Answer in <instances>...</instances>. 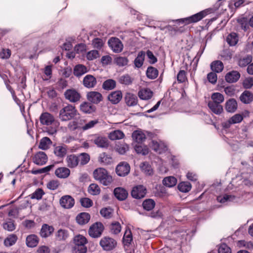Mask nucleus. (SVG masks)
<instances>
[{
  "label": "nucleus",
  "mask_w": 253,
  "mask_h": 253,
  "mask_svg": "<svg viewBox=\"0 0 253 253\" xmlns=\"http://www.w3.org/2000/svg\"><path fill=\"white\" fill-rule=\"evenodd\" d=\"M113 211L111 208H105L101 210L100 212L101 215L106 218L111 217Z\"/></svg>",
  "instance_id": "774afa93"
},
{
  "label": "nucleus",
  "mask_w": 253,
  "mask_h": 253,
  "mask_svg": "<svg viewBox=\"0 0 253 253\" xmlns=\"http://www.w3.org/2000/svg\"><path fill=\"white\" fill-rule=\"evenodd\" d=\"M3 227L5 230L12 231L15 229V225L13 220L8 219L3 224Z\"/></svg>",
  "instance_id": "052dcab7"
},
{
  "label": "nucleus",
  "mask_w": 253,
  "mask_h": 253,
  "mask_svg": "<svg viewBox=\"0 0 253 253\" xmlns=\"http://www.w3.org/2000/svg\"><path fill=\"white\" fill-rule=\"evenodd\" d=\"M90 219V215L88 213L82 212L78 214L76 217V221L78 223L83 225L87 223Z\"/></svg>",
  "instance_id": "2f4dec72"
},
{
  "label": "nucleus",
  "mask_w": 253,
  "mask_h": 253,
  "mask_svg": "<svg viewBox=\"0 0 253 253\" xmlns=\"http://www.w3.org/2000/svg\"><path fill=\"white\" fill-rule=\"evenodd\" d=\"M80 110L85 114H90L95 111V107L91 103L84 102L80 105Z\"/></svg>",
  "instance_id": "bb28decb"
},
{
  "label": "nucleus",
  "mask_w": 253,
  "mask_h": 253,
  "mask_svg": "<svg viewBox=\"0 0 253 253\" xmlns=\"http://www.w3.org/2000/svg\"><path fill=\"white\" fill-rule=\"evenodd\" d=\"M74 244L75 246H85V244L87 243L86 238L82 235H78L74 237Z\"/></svg>",
  "instance_id": "79ce46f5"
},
{
  "label": "nucleus",
  "mask_w": 253,
  "mask_h": 253,
  "mask_svg": "<svg viewBox=\"0 0 253 253\" xmlns=\"http://www.w3.org/2000/svg\"><path fill=\"white\" fill-rule=\"evenodd\" d=\"M44 194V192L43 190L41 188H38L31 195V198L32 199L40 200Z\"/></svg>",
  "instance_id": "e2e57ef3"
},
{
  "label": "nucleus",
  "mask_w": 253,
  "mask_h": 253,
  "mask_svg": "<svg viewBox=\"0 0 253 253\" xmlns=\"http://www.w3.org/2000/svg\"><path fill=\"white\" fill-rule=\"evenodd\" d=\"M95 179L98 180L104 185H109L112 182V177L108 171L103 168H98L93 172Z\"/></svg>",
  "instance_id": "f03ea898"
},
{
  "label": "nucleus",
  "mask_w": 253,
  "mask_h": 253,
  "mask_svg": "<svg viewBox=\"0 0 253 253\" xmlns=\"http://www.w3.org/2000/svg\"><path fill=\"white\" fill-rule=\"evenodd\" d=\"M211 11V9H207L191 16L177 19L175 21L179 24H184L185 25L197 22L205 17L207 14L210 13Z\"/></svg>",
  "instance_id": "7ed1b4c3"
},
{
  "label": "nucleus",
  "mask_w": 253,
  "mask_h": 253,
  "mask_svg": "<svg viewBox=\"0 0 253 253\" xmlns=\"http://www.w3.org/2000/svg\"><path fill=\"white\" fill-rule=\"evenodd\" d=\"M116 85L115 81L112 79H108L103 83L102 87L105 90H111L115 87Z\"/></svg>",
  "instance_id": "09e8293b"
},
{
  "label": "nucleus",
  "mask_w": 253,
  "mask_h": 253,
  "mask_svg": "<svg viewBox=\"0 0 253 253\" xmlns=\"http://www.w3.org/2000/svg\"><path fill=\"white\" fill-rule=\"evenodd\" d=\"M55 175L59 178H66L70 174V170L66 167H59L55 170Z\"/></svg>",
  "instance_id": "a211bd4d"
},
{
  "label": "nucleus",
  "mask_w": 253,
  "mask_h": 253,
  "mask_svg": "<svg viewBox=\"0 0 253 253\" xmlns=\"http://www.w3.org/2000/svg\"><path fill=\"white\" fill-rule=\"evenodd\" d=\"M134 149L137 153L143 155H146L149 153V149L146 146L136 145Z\"/></svg>",
  "instance_id": "864d4df0"
},
{
  "label": "nucleus",
  "mask_w": 253,
  "mask_h": 253,
  "mask_svg": "<svg viewBox=\"0 0 253 253\" xmlns=\"http://www.w3.org/2000/svg\"><path fill=\"white\" fill-rule=\"evenodd\" d=\"M224 68L222 62L219 60H216L212 62L211 64V68L212 71L215 73L221 72Z\"/></svg>",
  "instance_id": "4c0bfd02"
},
{
  "label": "nucleus",
  "mask_w": 253,
  "mask_h": 253,
  "mask_svg": "<svg viewBox=\"0 0 253 253\" xmlns=\"http://www.w3.org/2000/svg\"><path fill=\"white\" fill-rule=\"evenodd\" d=\"M177 179L172 176H169L165 177L163 180V184L165 186L171 188L176 185L177 183Z\"/></svg>",
  "instance_id": "7c9ffc66"
},
{
  "label": "nucleus",
  "mask_w": 253,
  "mask_h": 253,
  "mask_svg": "<svg viewBox=\"0 0 253 253\" xmlns=\"http://www.w3.org/2000/svg\"><path fill=\"white\" fill-rule=\"evenodd\" d=\"M88 141L93 142V144L100 148H107L109 145L108 139L98 134L88 135Z\"/></svg>",
  "instance_id": "20e7f679"
},
{
  "label": "nucleus",
  "mask_w": 253,
  "mask_h": 253,
  "mask_svg": "<svg viewBox=\"0 0 253 253\" xmlns=\"http://www.w3.org/2000/svg\"><path fill=\"white\" fill-rule=\"evenodd\" d=\"M98 123V121L97 120H91L88 122H86L85 120H81L79 129L83 131H86L93 128Z\"/></svg>",
  "instance_id": "2eb2a0df"
},
{
  "label": "nucleus",
  "mask_w": 253,
  "mask_h": 253,
  "mask_svg": "<svg viewBox=\"0 0 253 253\" xmlns=\"http://www.w3.org/2000/svg\"><path fill=\"white\" fill-rule=\"evenodd\" d=\"M121 224L118 222H113L110 225L111 232L114 234L119 233L121 231Z\"/></svg>",
  "instance_id": "4d7b16f0"
},
{
  "label": "nucleus",
  "mask_w": 253,
  "mask_h": 253,
  "mask_svg": "<svg viewBox=\"0 0 253 253\" xmlns=\"http://www.w3.org/2000/svg\"><path fill=\"white\" fill-rule=\"evenodd\" d=\"M240 74L239 72L233 71L228 73L226 75L225 79L228 83H232L237 82L240 78Z\"/></svg>",
  "instance_id": "a878e982"
},
{
  "label": "nucleus",
  "mask_w": 253,
  "mask_h": 253,
  "mask_svg": "<svg viewBox=\"0 0 253 253\" xmlns=\"http://www.w3.org/2000/svg\"><path fill=\"white\" fill-rule=\"evenodd\" d=\"M67 152V148L65 145H58L54 147L53 153L58 158H63Z\"/></svg>",
  "instance_id": "aec40b11"
},
{
  "label": "nucleus",
  "mask_w": 253,
  "mask_h": 253,
  "mask_svg": "<svg viewBox=\"0 0 253 253\" xmlns=\"http://www.w3.org/2000/svg\"><path fill=\"white\" fill-rule=\"evenodd\" d=\"M59 203L63 208L70 209L73 208L75 205V200L70 195H64L60 199Z\"/></svg>",
  "instance_id": "6e6552de"
},
{
  "label": "nucleus",
  "mask_w": 253,
  "mask_h": 253,
  "mask_svg": "<svg viewBox=\"0 0 253 253\" xmlns=\"http://www.w3.org/2000/svg\"><path fill=\"white\" fill-rule=\"evenodd\" d=\"M109 47L115 53L121 52L123 49V44L121 41L116 38H111L108 42Z\"/></svg>",
  "instance_id": "0eeeda50"
},
{
  "label": "nucleus",
  "mask_w": 253,
  "mask_h": 253,
  "mask_svg": "<svg viewBox=\"0 0 253 253\" xmlns=\"http://www.w3.org/2000/svg\"><path fill=\"white\" fill-rule=\"evenodd\" d=\"M226 110L229 113H234L237 110V103L235 99H230L226 101L225 106Z\"/></svg>",
  "instance_id": "cd10ccee"
},
{
  "label": "nucleus",
  "mask_w": 253,
  "mask_h": 253,
  "mask_svg": "<svg viewBox=\"0 0 253 253\" xmlns=\"http://www.w3.org/2000/svg\"><path fill=\"white\" fill-rule=\"evenodd\" d=\"M177 188L180 192L187 193L191 190L192 186L189 182L184 181L180 182L177 186Z\"/></svg>",
  "instance_id": "a19ab883"
},
{
  "label": "nucleus",
  "mask_w": 253,
  "mask_h": 253,
  "mask_svg": "<svg viewBox=\"0 0 253 253\" xmlns=\"http://www.w3.org/2000/svg\"><path fill=\"white\" fill-rule=\"evenodd\" d=\"M125 101L126 104L129 106H133L137 104V96L131 93H126L125 96Z\"/></svg>",
  "instance_id": "c85d7f7f"
},
{
  "label": "nucleus",
  "mask_w": 253,
  "mask_h": 253,
  "mask_svg": "<svg viewBox=\"0 0 253 253\" xmlns=\"http://www.w3.org/2000/svg\"><path fill=\"white\" fill-rule=\"evenodd\" d=\"M211 98L212 100L210 101L211 102H213L219 104L223 102L224 99L223 95L219 92L213 93L212 94Z\"/></svg>",
  "instance_id": "603ef678"
},
{
  "label": "nucleus",
  "mask_w": 253,
  "mask_h": 253,
  "mask_svg": "<svg viewBox=\"0 0 253 253\" xmlns=\"http://www.w3.org/2000/svg\"><path fill=\"white\" fill-rule=\"evenodd\" d=\"M39 239L37 236L34 234L28 235L26 239V244L29 248H34L37 246Z\"/></svg>",
  "instance_id": "412c9836"
},
{
  "label": "nucleus",
  "mask_w": 253,
  "mask_h": 253,
  "mask_svg": "<svg viewBox=\"0 0 253 253\" xmlns=\"http://www.w3.org/2000/svg\"><path fill=\"white\" fill-rule=\"evenodd\" d=\"M217 201L221 204H228L230 202H237L239 198L232 195L223 194L217 196Z\"/></svg>",
  "instance_id": "ddd939ff"
},
{
  "label": "nucleus",
  "mask_w": 253,
  "mask_h": 253,
  "mask_svg": "<svg viewBox=\"0 0 253 253\" xmlns=\"http://www.w3.org/2000/svg\"><path fill=\"white\" fill-rule=\"evenodd\" d=\"M151 147L155 151L159 154L165 152L167 150V146L162 141L152 140Z\"/></svg>",
  "instance_id": "4468645a"
},
{
  "label": "nucleus",
  "mask_w": 253,
  "mask_h": 253,
  "mask_svg": "<svg viewBox=\"0 0 253 253\" xmlns=\"http://www.w3.org/2000/svg\"><path fill=\"white\" fill-rule=\"evenodd\" d=\"M80 201L81 205L84 208H89L93 205L92 200L88 198H82Z\"/></svg>",
  "instance_id": "338daca9"
},
{
  "label": "nucleus",
  "mask_w": 253,
  "mask_h": 253,
  "mask_svg": "<svg viewBox=\"0 0 253 253\" xmlns=\"http://www.w3.org/2000/svg\"><path fill=\"white\" fill-rule=\"evenodd\" d=\"M65 98L71 102H76L80 100V94L74 89H67L64 92Z\"/></svg>",
  "instance_id": "9d476101"
},
{
  "label": "nucleus",
  "mask_w": 253,
  "mask_h": 253,
  "mask_svg": "<svg viewBox=\"0 0 253 253\" xmlns=\"http://www.w3.org/2000/svg\"><path fill=\"white\" fill-rule=\"evenodd\" d=\"M69 237V232L68 230L65 229H59L57 231L55 234L56 240L65 241Z\"/></svg>",
  "instance_id": "c9c22d12"
},
{
  "label": "nucleus",
  "mask_w": 253,
  "mask_h": 253,
  "mask_svg": "<svg viewBox=\"0 0 253 253\" xmlns=\"http://www.w3.org/2000/svg\"><path fill=\"white\" fill-rule=\"evenodd\" d=\"M142 205L145 210L150 211L154 208L155 203L152 199H147L143 202Z\"/></svg>",
  "instance_id": "6e6d98bb"
},
{
  "label": "nucleus",
  "mask_w": 253,
  "mask_h": 253,
  "mask_svg": "<svg viewBox=\"0 0 253 253\" xmlns=\"http://www.w3.org/2000/svg\"><path fill=\"white\" fill-rule=\"evenodd\" d=\"M146 193V188L141 185L135 186L133 188L131 191V195L135 199H141L143 198Z\"/></svg>",
  "instance_id": "9b49d317"
},
{
  "label": "nucleus",
  "mask_w": 253,
  "mask_h": 253,
  "mask_svg": "<svg viewBox=\"0 0 253 253\" xmlns=\"http://www.w3.org/2000/svg\"><path fill=\"white\" fill-rule=\"evenodd\" d=\"M208 106L211 111L216 115L220 114L223 110L222 105L219 103L210 101Z\"/></svg>",
  "instance_id": "b1692460"
},
{
  "label": "nucleus",
  "mask_w": 253,
  "mask_h": 253,
  "mask_svg": "<svg viewBox=\"0 0 253 253\" xmlns=\"http://www.w3.org/2000/svg\"><path fill=\"white\" fill-rule=\"evenodd\" d=\"M17 240V237L15 235H10L4 240V244L6 247L11 246L16 243Z\"/></svg>",
  "instance_id": "3c124183"
},
{
  "label": "nucleus",
  "mask_w": 253,
  "mask_h": 253,
  "mask_svg": "<svg viewBox=\"0 0 253 253\" xmlns=\"http://www.w3.org/2000/svg\"><path fill=\"white\" fill-rule=\"evenodd\" d=\"M97 84L96 78L90 75L85 76L83 80L84 86L87 88L94 87Z\"/></svg>",
  "instance_id": "6ab92c4d"
},
{
  "label": "nucleus",
  "mask_w": 253,
  "mask_h": 253,
  "mask_svg": "<svg viewBox=\"0 0 253 253\" xmlns=\"http://www.w3.org/2000/svg\"><path fill=\"white\" fill-rule=\"evenodd\" d=\"M114 193L115 197L121 201L125 200L128 195L127 191L124 188L121 187L115 188L114 191Z\"/></svg>",
  "instance_id": "393cba45"
},
{
  "label": "nucleus",
  "mask_w": 253,
  "mask_h": 253,
  "mask_svg": "<svg viewBox=\"0 0 253 253\" xmlns=\"http://www.w3.org/2000/svg\"><path fill=\"white\" fill-rule=\"evenodd\" d=\"M146 75L150 79H155L158 76V71L153 67H149L146 71Z\"/></svg>",
  "instance_id": "49530a36"
},
{
  "label": "nucleus",
  "mask_w": 253,
  "mask_h": 253,
  "mask_svg": "<svg viewBox=\"0 0 253 253\" xmlns=\"http://www.w3.org/2000/svg\"><path fill=\"white\" fill-rule=\"evenodd\" d=\"M138 95L141 99L148 100L152 97L153 92L149 88H144L139 91Z\"/></svg>",
  "instance_id": "c756f323"
},
{
  "label": "nucleus",
  "mask_w": 253,
  "mask_h": 253,
  "mask_svg": "<svg viewBox=\"0 0 253 253\" xmlns=\"http://www.w3.org/2000/svg\"><path fill=\"white\" fill-rule=\"evenodd\" d=\"M145 53L143 51L138 52L137 57L134 61V64L135 68H139L141 67L143 64Z\"/></svg>",
  "instance_id": "72a5a7b5"
},
{
  "label": "nucleus",
  "mask_w": 253,
  "mask_h": 253,
  "mask_svg": "<svg viewBox=\"0 0 253 253\" xmlns=\"http://www.w3.org/2000/svg\"><path fill=\"white\" fill-rule=\"evenodd\" d=\"M99 244L104 250L110 251L116 247L117 242L111 237H104L100 240Z\"/></svg>",
  "instance_id": "39448f33"
},
{
  "label": "nucleus",
  "mask_w": 253,
  "mask_h": 253,
  "mask_svg": "<svg viewBox=\"0 0 253 253\" xmlns=\"http://www.w3.org/2000/svg\"><path fill=\"white\" fill-rule=\"evenodd\" d=\"M88 192L92 195H97L100 193V189L97 184L92 183L88 187Z\"/></svg>",
  "instance_id": "8fccbe9b"
},
{
  "label": "nucleus",
  "mask_w": 253,
  "mask_h": 253,
  "mask_svg": "<svg viewBox=\"0 0 253 253\" xmlns=\"http://www.w3.org/2000/svg\"><path fill=\"white\" fill-rule=\"evenodd\" d=\"M117 174L120 176H125L130 171V166L126 162L120 163L116 168Z\"/></svg>",
  "instance_id": "1a4fd4ad"
},
{
  "label": "nucleus",
  "mask_w": 253,
  "mask_h": 253,
  "mask_svg": "<svg viewBox=\"0 0 253 253\" xmlns=\"http://www.w3.org/2000/svg\"><path fill=\"white\" fill-rule=\"evenodd\" d=\"M252 61V57L251 55H247L239 60V65L240 67H245L250 64Z\"/></svg>",
  "instance_id": "680f3d73"
},
{
  "label": "nucleus",
  "mask_w": 253,
  "mask_h": 253,
  "mask_svg": "<svg viewBox=\"0 0 253 253\" xmlns=\"http://www.w3.org/2000/svg\"><path fill=\"white\" fill-rule=\"evenodd\" d=\"M54 231V228L51 226L44 224L42 227L40 234L42 237L46 238L49 236Z\"/></svg>",
  "instance_id": "473e14b6"
},
{
  "label": "nucleus",
  "mask_w": 253,
  "mask_h": 253,
  "mask_svg": "<svg viewBox=\"0 0 253 253\" xmlns=\"http://www.w3.org/2000/svg\"><path fill=\"white\" fill-rule=\"evenodd\" d=\"M51 144V140L47 137H44L40 140L39 148L44 150H47L50 147Z\"/></svg>",
  "instance_id": "58836bf2"
},
{
  "label": "nucleus",
  "mask_w": 253,
  "mask_h": 253,
  "mask_svg": "<svg viewBox=\"0 0 253 253\" xmlns=\"http://www.w3.org/2000/svg\"><path fill=\"white\" fill-rule=\"evenodd\" d=\"M87 72L86 67L82 64L76 65L74 69V74L77 77H80Z\"/></svg>",
  "instance_id": "e433bc0d"
},
{
  "label": "nucleus",
  "mask_w": 253,
  "mask_h": 253,
  "mask_svg": "<svg viewBox=\"0 0 253 253\" xmlns=\"http://www.w3.org/2000/svg\"><path fill=\"white\" fill-rule=\"evenodd\" d=\"M133 79L127 74L123 75L120 77L119 82L122 84L126 85L130 84L132 82Z\"/></svg>",
  "instance_id": "bf43d9fd"
},
{
  "label": "nucleus",
  "mask_w": 253,
  "mask_h": 253,
  "mask_svg": "<svg viewBox=\"0 0 253 253\" xmlns=\"http://www.w3.org/2000/svg\"><path fill=\"white\" fill-rule=\"evenodd\" d=\"M40 121L42 125L49 126L54 122V118L51 114L45 112L41 114Z\"/></svg>",
  "instance_id": "dca6fc26"
},
{
  "label": "nucleus",
  "mask_w": 253,
  "mask_h": 253,
  "mask_svg": "<svg viewBox=\"0 0 253 253\" xmlns=\"http://www.w3.org/2000/svg\"><path fill=\"white\" fill-rule=\"evenodd\" d=\"M115 63L119 66H124L128 63V59L125 57H118L115 59Z\"/></svg>",
  "instance_id": "69168bd1"
},
{
  "label": "nucleus",
  "mask_w": 253,
  "mask_h": 253,
  "mask_svg": "<svg viewBox=\"0 0 253 253\" xmlns=\"http://www.w3.org/2000/svg\"><path fill=\"white\" fill-rule=\"evenodd\" d=\"M226 41L230 46L236 45L238 41L237 35L235 33H231L227 36Z\"/></svg>",
  "instance_id": "de8ad7c7"
},
{
  "label": "nucleus",
  "mask_w": 253,
  "mask_h": 253,
  "mask_svg": "<svg viewBox=\"0 0 253 253\" xmlns=\"http://www.w3.org/2000/svg\"><path fill=\"white\" fill-rule=\"evenodd\" d=\"M140 167L141 170L146 175H151L153 173V170L151 166L147 162L141 164Z\"/></svg>",
  "instance_id": "a18cd8bd"
},
{
  "label": "nucleus",
  "mask_w": 253,
  "mask_h": 253,
  "mask_svg": "<svg viewBox=\"0 0 253 253\" xmlns=\"http://www.w3.org/2000/svg\"><path fill=\"white\" fill-rule=\"evenodd\" d=\"M122 98V93L121 91H115L111 93L108 96V100L113 104H117Z\"/></svg>",
  "instance_id": "4be33fe9"
},
{
  "label": "nucleus",
  "mask_w": 253,
  "mask_h": 253,
  "mask_svg": "<svg viewBox=\"0 0 253 253\" xmlns=\"http://www.w3.org/2000/svg\"><path fill=\"white\" fill-rule=\"evenodd\" d=\"M47 156L43 152H38L35 154L33 157V162L37 165L42 166L47 161Z\"/></svg>",
  "instance_id": "f8f14e48"
},
{
  "label": "nucleus",
  "mask_w": 253,
  "mask_h": 253,
  "mask_svg": "<svg viewBox=\"0 0 253 253\" xmlns=\"http://www.w3.org/2000/svg\"><path fill=\"white\" fill-rule=\"evenodd\" d=\"M103 230V224L100 222H96L90 227L88 234L92 238H98L101 236Z\"/></svg>",
  "instance_id": "423d86ee"
},
{
  "label": "nucleus",
  "mask_w": 253,
  "mask_h": 253,
  "mask_svg": "<svg viewBox=\"0 0 253 253\" xmlns=\"http://www.w3.org/2000/svg\"><path fill=\"white\" fill-rule=\"evenodd\" d=\"M237 246L240 248L244 247L249 250L253 249V243L251 241L240 240L237 242Z\"/></svg>",
  "instance_id": "5fc2aeb1"
},
{
  "label": "nucleus",
  "mask_w": 253,
  "mask_h": 253,
  "mask_svg": "<svg viewBox=\"0 0 253 253\" xmlns=\"http://www.w3.org/2000/svg\"><path fill=\"white\" fill-rule=\"evenodd\" d=\"M66 162L68 167L69 168H75L79 164L78 158L75 155H70L67 156L66 158Z\"/></svg>",
  "instance_id": "f704fd0d"
},
{
  "label": "nucleus",
  "mask_w": 253,
  "mask_h": 253,
  "mask_svg": "<svg viewBox=\"0 0 253 253\" xmlns=\"http://www.w3.org/2000/svg\"><path fill=\"white\" fill-rule=\"evenodd\" d=\"M60 185L59 182L58 180H51L49 181L47 184V187L51 190H55L58 188Z\"/></svg>",
  "instance_id": "0e129e2a"
},
{
  "label": "nucleus",
  "mask_w": 253,
  "mask_h": 253,
  "mask_svg": "<svg viewBox=\"0 0 253 253\" xmlns=\"http://www.w3.org/2000/svg\"><path fill=\"white\" fill-rule=\"evenodd\" d=\"M78 115V111L72 105L68 104L59 111V117L62 121H68L74 119Z\"/></svg>",
  "instance_id": "f257e3e1"
},
{
  "label": "nucleus",
  "mask_w": 253,
  "mask_h": 253,
  "mask_svg": "<svg viewBox=\"0 0 253 253\" xmlns=\"http://www.w3.org/2000/svg\"><path fill=\"white\" fill-rule=\"evenodd\" d=\"M132 137L136 142L141 143L145 140L146 135L142 131L137 130L133 132Z\"/></svg>",
  "instance_id": "5701e85b"
},
{
  "label": "nucleus",
  "mask_w": 253,
  "mask_h": 253,
  "mask_svg": "<svg viewBox=\"0 0 253 253\" xmlns=\"http://www.w3.org/2000/svg\"><path fill=\"white\" fill-rule=\"evenodd\" d=\"M79 163L82 165H84L88 163L90 160L89 155L87 153H82L78 157Z\"/></svg>",
  "instance_id": "13d9d810"
},
{
  "label": "nucleus",
  "mask_w": 253,
  "mask_h": 253,
  "mask_svg": "<svg viewBox=\"0 0 253 253\" xmlns=\"http://www.w3.org/2000/svg\"><path fill=\"white\" fill-rule=\"evenodd\" d=\"M240 100L244 103H250L253 99V95L249 91H245L240 96Z\"/></svg>",
  "instance_id": "ea45409f"
},
{
  "label": "nucleus",
  "mask_w": 253,
  "mask_h": 253,
  "mask_svg": "<svg viewBox=\"0 0 253 253\" xmlns=\"http://www.w3.org/2000/svg\"><path fill=\"white\" fill-rule=\"evenodd\" d=\"M87 99L92 103L97 104L102 99L101 94L97 91H90L87 94Z\"/></svg>",
  "instance_id": "f3484780"
},
{
  "label": "nucleus",
  "mask_w": 253,
  "mask_h": 253,
  "mask_svg": "<svg viewBox=\"0 0 253 253\" xmlns=\"http://www.w3.org/2000/svg\"><path fill=\"white\" fill-rule=\"evenodd\" d=\"M132 241V236L130 229H126L124 237L123 243L124 246H129Z\"/></svg>",
  "instance_id": "c03bdc74"
},
{
  "label": "nucleus",
  "mask_w": 253,
  "mask_h": 253,
  "mask_svg": "<svg viewBox=\"0 0 253 253\" xmlns=\"http://www.w3.org/2000/svg\"><path fill=\"white\" fill-rule=\"evenodd\" d=\"M125 136L124 133L120 130H116L110 132L108 135L109 138L112 140L121 139Z\"/></svg>",
  "instance_id": "37998d69"
}]
</instances>
